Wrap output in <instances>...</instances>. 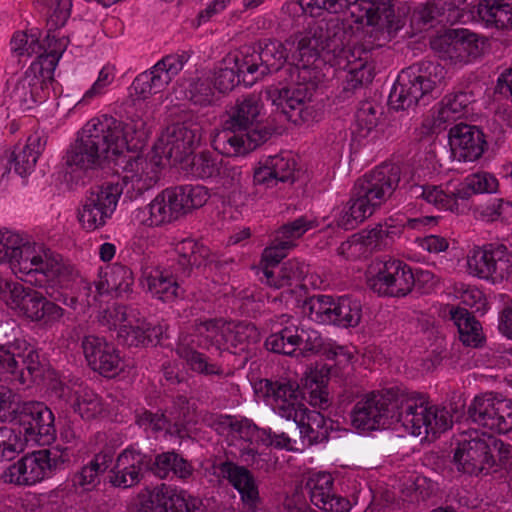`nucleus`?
I'll return each mask as SVG.
<instances>
[{
	"label": "nucleus",
	"mask_w": 512,
	"mask_h": 512,
	"mask_svg": "<svg viewBox=\"0 0 512 512\" xmlns=\"http://www.w3.org/2000/svg\"><path fill=\"white\" fill-rule=\"evenodd\" d=\"M160 166L155 158L137 155L127 161L122 183H105L92 187L78 212V220L87 231L103 227L114 213L118 199L125 193L131 200L155 186Z\"/></svg>",
	"instance_id": "obj_1"
},
{
	"label": "nucleus",
	"mask_w": 512,
	"mask_h": 512,
	"mask_svg": "<svg viewBox=\"0 0 512 512\" xmlns=\"http://www.w3.org/2000/svg\"><path fill=\"white\" fill-rule=\"evenodd\" d=\"M122 129V124L112 116L92 118L66 151V166L71 172H88L99 168L110 155L121 154L126 143Z\"/></svg>",
	"instance_id": "obj_2"
},
{
	"label": "nucleus",
	"mask_w": 512,
	"mask_h": 512,
	"mask_svg": "<svg viewBox=\"0 0 512 512\" xmlns=\"http://www.w3.org/2000/svg\"><path fill=\"white\" fill-rule=\"evenodd\" d=\"M400 173L398 165L384 163L359 178L354 184L350 200L337 218V225L351 230L373 215L398 187Z\"/></svg>",
	"instance_id": "obj_3"
},
{
	"label": "nucleus",
	"mask_w": 512,
	"mask_h": 512,
	"mask_svg": "<svg viewBox=\"0 0 512 512\" xmlns=\"http://www.w3.org/2000/svg\"><path fill=\"white\" fill-rule=\"evenodd\" d=\"M260 97L250 94L238 99L228 112L223 129L214 140L215 147L227 156L245 155L265 143L269 130L258 124Z\"/></svg>",
	"instance_id": "obj_4"
},
{
	"label": "nucleus",
	"mask_w": 512,
	"mask_h": 512,
	"mask_svg": "<svg viewBox=\"0 0 512 512\" xmlns=\"http://www.w3.org/2000/svg\"><path fill=\"white\" fill-rule=\"evenodd\" d=\"M299 5L305 9L310 8L326 10L338 14L350 10L354 21L372 27L371 36L378 41V45L390 41L403 27L402 19L395 14L391 0H298Z\"/></svg>",
	"instance_id": "obj_5"
},
{
	"label": "nucleus",
	"mask_w": 512,
	"mask_h": 512,
	"mask_svg": "<svg viewBox=\"0 0 512 512\" xmlns=\"http://www.w3.org/2000/svg\"><path fill=\"white\" fill-rule=\"evenodd\" d=\"M61 57L57 50L41 52L23 75L7 81L5 101L12 107L26 111L49 97L54 71Z\"/></svg>",
	"instance_id": "obj_6"
},
{
	"label": "nucleus",
	"mask_w": 512,
	"mask_h": 512,
	"mask_svg": "<svg viewBox=\"0 0 512 512\" xmlns=\"http://www.w3.org/2000/svg\"><path fill=\"white\" fill-rule=\"evenodd\" d=\"M395 420L410 434L436 437L452 426V417L445 408L430 405L427 397L417 392L395 393Z\"/></svg>",
	"instance_id": "obj_7"
},
{
	"label": "nucleus",
	"mask_w": 512,
	"mask_h": 512,
	"mask_svg": "<svg viewBox=\"0 0 512 512\" xmlns=\"http://www.w3.org/2000/svg\"><path fill=\"white\" fill-rule=\"evenodd\" d=\"M444 77V67L431 61L402 70L389 94L390 107L394 110H405L428 95L437 97Z\"/></svg>",
	"instance_id": "obj_8"
},
{
	"label": "nucleus",
	"mask_w": 512,
	"mask_h": 512,
	"mask_svg": "<svg viewBox=\"0 0 512 512\" xmlns=\"http://www.w3.org/2000/svg\"><path fill=\"white\" fill-rule=\"evenodd\" d=\"M44 366L37 349L24 338L0 345V381L11 386H30L41 379Z\"/></svg>",
	"instance_id": "obj_9"
},
{
	"label": "nucleus",
	"mask_w": 512,
	"mask_h": 512,
	"mask_svg": "<svg viewBox=\"0 0 512 512\" xmlns=\"http://www.w3.org/2000/svg\"><path fill=\"white\" fill-rule=\"evenodd\" d=\"M321 23L324 27L321 33L322 51L347 61L348 77L345 89H356L371 83L373 74L371 67L367 65V52L361 48L349 47L352 33L339 22Z\"/></svg>",
	"instance_id": "obj_10"
},
{
	"label": "nucleus",
	"mask_w": 512,
	"mask_h": 512,
	"mask_svg": "<svg viewBox=\"0 0 512 512\" xmlns=\"http://www.w3.org/2000/svg\"><path fill=\"white\" fill-rule=\"evenodd\" d=\"M71 456L69 448L60 446L34 451L9 466L4 479L16 485H34L65 469Z\"/></svg>",
	"instance_id": "obj_11"
},
{
	"label": "nucleus",
	"mask_w": 512,
	"mask_h": 512,
	"mask_svg": "<svg viewBox=\"0 0 512 512\" xmlns=\"http://www.w3.org/2000/svg\"><path fill=\"white\" fill-rule=\"evenodd\" d=\"M502 460L510 453V445L491 435L459 443L453 463L458 472L468 475L487 474L495 464V455Z\"/></svg>",
	"instance_id": "obj_12"
},
{
	"label": "nucleus",
	"mask_w": 512,
	"mask_h": 512,
	"mask_svg": "<svg viewBox=\"0 0 512 512\" xmlns=\"http://www.w3.org/2000/svg\"><path fill=\"white\" fill-rule=\"evenodd\" d=\"M281 329L270 334L265 346L267 350L286 356L295 355L296 351L304 353H319L323 347L321 334L301 324L299 319L283 314L279 317Z\"/></svg>",
	"instance_id": "obj_13"
},
{
	"label": "nucleus",
	"mask_w": 512,
	"mask_h": 512,
	"mask_svg": "<svg viewBox=\"0 0 512 512\" xmlns=\"http://www.w3.org/2000/svg\"><path fill=\"white\" fill-rule=\"evenodd\" d=\"M303 310L314 322L343 328L356 327L362 317L360 300L348 295H314L304 301Z\"/></svg>",
	"instance_id": "obj_14"
},
{
	"label": "nucleus",
	"mask_w": 512,
	"mask_h": 512,
	"mask_svg": "<svg viewBox=\"0 0 512 512\" xmlns=\"http://www.w3.org/2000/svg\"><path fill=\"white\" fill-rule=\"evenodd\" d=\"M265 95L295 125L311 124L321 118V110L312 101L313 90L306 84L270 86Z\"/></svg>",
	"instance_id": "obj_15"
},
{
	"label": "nucleus",
	"mask_w": 512,
	"mask_h": 512,
	"mask_svg": "<svg viewBox=\"0 0 512 512\" xmlns=\"http://www.w3.org/2000/svg\"><path fill=\"white\" fill-rule=\"evenodd\" d=\"M198 331L211 341L219 350L234 355L248 354L260 341L257 327L247 322H228L207 320L200 324Z\"/></svg>",
	"instance_id": "obj_16"
},
{
	"label": "nucleus",
	"mask_w": 512,
	"mask_h": 512,
	"mask_svg": "<svg viewBox=\"0 0 512 512\" xmlns=\"http://www.w3.org/2000/svg\"><path fill=\"white\" fill-rule=\"evenodd\" d=\"M467 271L492 284L512 282V253L498 243L476 247L467 256Z\"/></svg>",
	"instance_id": "obj_17"
},
{
	"label": "nucleus",
	"mask_w": 512,
	"mask_h": 512,
	"mask_svg": "<svg viewBox=\"0 0 512 512\" xmlns=\"http://www.w3.org/2000/svg\"><path fill=\"white\" fill-rule=\"evenodd\" d=\"M415 279L412 269L396 259L374 262L368 271L367 285L383 296L402 297L411 292Z\"/></svg>",
	"instance_id": "obj_18"
},
{
	"label": "nucleus",
	"mask_w": 512,
	"mask_h": 512,
	"mask_svg": "<svg viewBox=\"0 0 512 512\" xmlns=\"http://www.w3.org/2000/svg\"><path fill=\"white\" fill-rule=\"evenodd\" d=\"M471 421L499 434L512 430V400L492 392L477 395L468 407Z\"/></svg>",
	"instance_id": "obj_19"
},
{
	"label": "nucleus",
	"mask_w": 512,
	"mask_h": 512,
	"mask_svg": "<svg viewBox=\"0 0 512 512\" xmlns=\"http://www.w3.org/2000/svg\"><path fill=\"white\" fill-rule=\"evenodd\" d=\"M485 41L467 29H451L431 41L439 57L453 65L463 66L479 58Z\"/></svg>",
	"instance_id": "obj_20"
},
{
	"label": "nucleus",
	"mask_w": 512,
	"mask_h": 512,
	"mask_svg": "<svg viewBox=\"0 0 512 512\" xmlns=\"http://www.w3.org/2000/svg\"><path fill=\"white\" fill-rule=\"evenodd\" d=\"M288 59L284 43L276 39H264L258 49L244 47L234 55L239 71L265 76L279 71Z\"/></svg>",
	"instance_id": "obj_21"
},
{
	"label": "nucleus",
	"mask_w": 512,
	"mask_h": 512,
	"mask_svg": "<svg viewBox=\"0 0 512 512\" xmlns=\"http://www.w3.org/2000/svg\"><path fill=\"white\" fill-rule=\"evenodd\" d=\"M26 441L49 444L56 438L55 417L43 402L25 401L12 410Z\"/></svg>",
	"instance_id": "obj_22"
},
{
	"label": "nucleus",
	"mask_w": 512,
	"mask_h": 512,
	"mask_svg": "<svg viewBox=\"0 0 512 512\" xmlns=\"http://www.w3.org/2000/svg\"><path fill=\"white\" fill-rule=\"evenodd\" d=\"M200 126L191 119L169 125L154 145L156 154L181 163L200 141Z\"/></svg>",
	"instance_id": "obj_23"
},
{
	"label": "nucleus",
	"mask_w": 512,
	"mask_h": 512,
	"mask_svg": "<svg viewBox=\"0 0 512 512\" xmlns=\"http://www.w3.org/2000/svg\"><path fill=\"white\" fill-rule=\"evenodd\" d=\"M190 55L181 53L169 54L159 60L150 70L139 74L132 83V88L141 99L163 91L177 76L189 60Z\"/></svg>",
	"instance_id": "obj_24"
},
{
	"label": "nucleus",
	"mask_w": 512,
	"mask_h": 512,
	"mask_svg": "<svg viewBox=\"0 0 512 512\" xmlns=\"http://www.w3.org/2000/svg\"><path fill=\"white\" fill-rule=\"evenodd\" d=\"M395 394L372 392L354 406L351 417L352 424L357 429L372 431L384 428L395 419Z\"/></svg>",
	"instance_id": "obj_25"
},
{
	"label": "nucleus",
	"mask_w": 512,
	"mask_h": 512,
	"mask_svg": "<svg viewBox=\"0 0 512 512\" xmlns=\"http://www.w3.org/2000/svg\"><path fill=\"white\" fill-rule=\"evenodd\" d=\"M215 474L236 489L246 512H258L262 500L254 475L246 467L226 460L213 465Z\"/></svg>",
	"instance_id": "obj_26"
},
{
	"label": "nucleus",
	"mask_w": 512,
	"mask_h": 512,
	"mask_svg": "<svg viewBox=\"0 0 512 512\" xmlns=\"http://www.w3.org/2000/svg\"><path fill=\"white\" fill-rule=\"evenodd\" d=\"M152 458L132 448L123 450L110 470L109 483L128 489L138 485L150 470Z\"/></svg>",
	"instance_id": "obj_27"
},
{
	"label": "nucleus",
	"mask_w": 512,
	"mask_h": 512,
	"mask_svg": "<svg viewBox=\"0 0 512 512\" xmlns=\"http://www.w3.org/2000/svg\"><path fill=\"white\" fill-rule=\"evenodd\" d=\"M82 349L88 365L105 377H113L121 370L118 350L105 338L89 335L82 340Z\"/></svg>",
	"instance_id": "obj_28"
},
{
	"label": "nucleus",
	"mask_w": 512,
	"mask_h": 512,
	"mask_svg": "<svg viewBox=\"0 0 512 512\" xmlns=\"http://www.w3.org/2000/svg\"><path fill=\"white\" fill-rule=\"evenodd\" d=\"M258 390L271 400L275 413L286 420L297 417V411L303 406L297 388L289 381L262 379Z\"/></svg>",
	"instance_id": "obj_29"
},
{
	"label": "nucleus",
	"mask_w": 512,
	"mask_h": 512,
	"mask_svg": "<svg viewBox=\"0 0 512 512\" xmlns=\"http://www.w3.org/2000/svg\"><path fill=\"white\" fill-rule=\"evenodd\" d=\"M448 138L454 156L464 162L479 159L487 144L484 133L477 126L465 123L450 128Z\"/></svg>",
	"instance_id": "obj_30"
},
{
	"label": "nucleus",
	"mask_w": 512,
	"mask_h": 512,
	"mask_svg": "<svg viewBox=\"0 0 512 512\" xmlns=\"http://www.w3.org/2000/svg\"><path fill=\"white\" fill-rule=\"evenodd\" d=\"M34 249L23 238L12 231L0 229V264H10L19 272L30 274Z\"/></svg>",
	"instance_id": "obj_31"
},
{
	"label": "nucleus",
	"mask_w": 512,
	"mask_h": 512,
	"mask_svg": "<svg viewBox=\"0 0 512 512\" xmlns=\"http://www.w3.org/2000/svg\"><path fill=\"white\" fill-rule=\"evenodd\" d=\"M296 161L289 154H278L268 157L265 162L254 170L253 183L272 188L279 182L294 181Z\"/></svg>",
	"instance_id": "obj_32"
},
{
	"label": "nucleus",
	"mask_w": 512,
	"mask_h": 512,
	"mask_svg": "<svg viewBox=\"0 0 512 512\" xmlns=\"http://www.w3.org/2000/svg\"><path fill=\"white\" fill-rule=\"evenodd\" d=\"M135 322L125 323L117 332V340L128 347L155 345L164 334L166 327L161 324L152 325L136 312Z\"/></svg>",
	"instance_id": "obj_33"
},
{
	"label": "nucleus",
	"mask_w": 512,
	"mask_h": 512,
	"mask_svg": "<svg viewBox=\"0 0 512 512\" xmlns=\"http://www.w3.org/2000/svg\"><path fill=\"white\" fill-rule=\"evenodd\" d=\"M31 264V273H42L49 281L60 287H68L77 276V270L70 262L50 251H44L43 255L34 254Z\"/></svg>",
	"instance_id": "obj_34"
},
{
	"label": "nucleus",
	"mask_w": 512,
	"mask_h": 512,
	"mask_svg": "<svg viewBox=\"0 0 512 512\" xmlns=\"http://www.w3.org/2000/svg\"><path fill=\"white\" fill-rule=\"evenodd\" d=\"M308 272L309 266L305 262L291 259L275 268L262 267L260 280L274 289L287 288L292 291V287L300 286Z\"/></svg>",
	"instance_id": "obj_35"
},
{
	"label": "nucleus",
	"mask_w": 512,
	"mask_h": 512,
	"mask_svg": "<svg viewBox=\"0 0 512 512\" xmlns=\"http://www.w3.org/2000/svg\"><path fill=\"white\" fill-rule=\"evenodd\" d=\"M300 430L301 437L306 439L309 445L325 442L329 438L332 429V420L325 418L323 414L314 410H308L303 406L297 411V417H292Z\"/></svg>",
	"instance_id": "obj_36"
},
{
	"label": "nucleus",
	"mask_w": 512,
	"mask_h": 512,
	"mask_svg": "<svg viewBox=\"0 0 512 512\" xmlns=\"http://www.w3.org/2000/svg\"><path fill=\"white\" fill-rule=\"evenodd\" d=\"M179 278L166 271L154 269L145 274L144 285L153 298L162 302H172L184 296L185 290L181 288Z\"/></svg>",
	"instance_id": "obj_37"
},
{
	"label": "nucleus",
	"mask_w": 512,
	"mask_h": 512,
	"mask_svg": "<svg viewBox=\"0 0 512 512\" xmlns=\"http://www.w3.org/2000/svg\"><path fill=\"white\" fill-rule=\"evenodd\" d=\"M178 256L175 272L177 277L187 278L194 267L201 266L209 255V249L194 239L186 238L175 244Z\"/></svg>",
	"instance_id": "obj_38"
},
{
	"label": "nucleus",
	"mask_w": 512,
	"mask_h": 512,
	"mask_svg": "<svg viewBox=\"0 0 512 512\" xmlns=\"http://www.w3.org/2000/svg\"><path fill=\"white\" fill-rule=\"evenodd\" d=\"M228 419L230 428V437L232 441H238L240 455L245 461L248 460L245 456L254 457L257 454V446L259 442L262 443V436L265 434V429H259L255 424L251 423L248 419L232 420Z\"/></svg>",
	"instance_id": "obj_39"
},
{
	"label": "nucleus",
	"mask_w": 512,
	"mask_h": 512,
	"mask_svg": "<svg viewBox=\"0 0 512 512\" xmlns=\"http://www.w3.org/2000/svg\"><path fill=\"white\" fill-rule=\"evenodd\" d=\"M46 138L39 133L31 134L22 147H17L13 155L14 170L20 176L30 174L37 163L41 153L44 151Z\"/></svg>",
	"instance_id": "obj_40"
},
{
	"label": "nucleus",
	"mask_w": 512,
	"mask_h": 512,
	"mask_svg": "<svg viewBox=\"0 0 512 512\" xmlns=\"http://www.w3.org/2000/svg\"><path fill=\"white\" fill-rule=\"evenodd\" d=\"M149 217L143 223L150 227L161 226L177 219L182 213L169 188L157 195L147 206Z\"/></svg>",
	"instance_id": "obj_41"
},
{
	"label": "nucleus",
	"mask_w": 512,
	"mask_h": 512,
	"mask_svg": "<svg viewBox=\"0 0 512 512\" xmlns=\"http://www.w3.org/2000/svg\"><path fill=\"white\" fill-rule=\"evenodd\" d=\"M157 503L164 512H198L201 501L192 497L185 490H177L162 485L156 493Z\"/></svg>",
	"instance_id": "obj_42"
},
{
	"label": "nucleus",
	"mask_w": 512,
	"mask_h": 512,
	"mask_svg": "<svg viewBox=\"0 0 512 512\" xmlns=\"http://www.w3.org/2000/svg\"><path fill=\"white\" fill-rule=\"evenodd\" d=\"M498 185V180L493 174L479 171L466 176L455 186L456 198H459V201H467L476 194L495 193Z\"/></svg>",
	"instance_id": "obj_43"
},
{
	"label": "nucleus",
	"mask_w": 512,
	"mask_h": 512,
	"mask_svg": "<svg viewBox=\"0 0 512 512\" xmlns=\"http://www.w3.org/2000/svg\"><path fill=\"white\" fill-rule=\"evenodd\" d=\"M477 13L498 29L512 28V0H484L478 4Z\"/></svg>",
	"instance_id": "obj_44"
},
{
	"label": "nucleus",
	"mask_w": 512,
	"mask_h": 512,
	"mask_svg": "<svg viewBox=\"0 0 512 512\" xmlns=\"http://www.w3.org/2000/svg\"><path fill=\"white\" fill-rule=\"evenodd\" d=\"M451 320L458 329L460 341L470 347H478L483 336L481 334V325L465 308H455L450 311Z\"/></svg>",
	"instance_id": "obj_45"
},
{
	"label": "nucleus",
	"mask_w": 512,
	"mask_h": 512,
	"mask_svg": "<svg viewBox=\"0 0 512 512\" xmlns=\"http://www.w3.org/2000/svg\"><path fill=\"white\" fill-rule=\"evenodd\" d=\"M398 233L396 226L387 222L376 224L371 229H365L355 234V239L362 246L364 255L370 254L375 250H380L388 245V240L392 239Z\"/></svg>",
	"instance_id": "obj_46"
},
{
	"label": "nucleus",
	"mask_w": 512,
	"mask_h": 512,
	"mask_svg": "<svg viewBox=\"0 0 512 512\" xmlns=\"http://www.w3.org/2000/svg\"><path fill=\"white\" fill-rule=\"evenodd\" d=\"M333 485L334 480L329 473H315L308 478L304 487L296 489L292 495L291 501L298 505L297 509L301 512L306 505V495L318 501L319 494L330 493L331 490H333Z\"/></svg>",
	"instance_id": "obj_47"
},
{
	"label": "nucleus",
	"mask_w": 512,
	"mask_h": 512,
	"mask_svg": "<svg viewBox=\"0 0 512 512\" xmlns=\"http://www.w3.org/2000/svg\"><path fill=\"white\" fill-rule=\"evenodd\" d=\"M169 190L182 214L202 207L210 197L208 189L202 185H182Z\"/></svg>",
	"instance_id": "obj_48"
},
{
	"label": "nucleus",
	"mask_w": 512,
	"mask_h": 512,
	"mask_svg": "<svg viewBox=\"0 0 512 512\" xmlns=\"http://www.w3.org/2000/svg\"><path fill=\"white\" fill-rule=\"evenodd\" d=\"M71 407L84 420L94 419L104 409L101 398L93 390L82 386L75 390Z\"/></svg>",
	"instance_id": "obj_49"
},
{
	"label": "nucleus",
	"mask_w": 512,
	"mask_h": 512,
	"mask_svg": "<svg viewBox=\"0 0 512 512\" xmlns=\"http://www.w3.org/2000/svg\"><path fill=\"white\" fill-rule=\"evenodd\" d=\"M176 351L177 354L187 362L189 367L197 373L206 376H221L224 374V369L221 365L210 361L205 354L200 353L187 345L180 343L177 346Z\"/></svg>",
	"instance_id": "obj_50"
},
{
	"label": "nucleus",
	"mask_w": 512,
	"mask_h": 512,
	"mask_svg": "<svg viewBox=\"0 0 512 512\" xmlns=\"http://www.w3.org/2000/svg\"><path fill=\"white\" fill-rule=\"evenodd\" d=\"M315 226V220L309 219L307 216H300L280 226L274 236L276 241H281L282 244L293 249L297 245L296 241Z\"/></svg>",
	"instance_id": "obj_51"
},
{
	"label": "nucleus",
	"mask_w": 512,
	"mask_h": 512,
	"mask_svg": "<svg viewBox=\"0 0 512 512\" xmlns=\"http://www.w3.org/2000/svg\"><path fill=\"white\" fill-rule=\"evenodd\" d=\"M324 31L322 23H316L305 34L296 35L286 40V44L297 42V50L301 58H313L322 51L321 33Z\"/></svg>",
	"instance_id": "obj_52"
},
{
	"label": "nucleus",
	"mask_w": 512,
	"mask_h": 512,
	"mask_svg": "<svg viewBox=\"0 0 512 512\" xmlns=\"http://www.w3.org/2000/svg\"><path fill=\"white\" fill-rule=\"evenodd\" d=\"M472 102H474V96L471 92L458 91L447 95L443 99V106L438 112L437 120L445 123L459 118Z\"/></svg>",
	"instance_id": "obj_53"
},
{
	"label": "nucleus",
	"mask_w": 512,
	"mask_h": 512,
	"mask_svg": "<svg viewBox=\"0 0 512 512\" xmlns=\"http://www.w3.org/2000/svg\"><path fill=\"white\" fill-rule=\"evenodd\" d=\"M424 201L440 210H447L456 214L464 211V206L460 204L459 198H456L455 187L452 190L444 191L440 187L427 185Z\"/></svg>",
	"instance_id": "obj_54"
},
{
	"label": "nucleus",
	"mask_w": 512,
	"mask_h": 512,
	"mask_svg": "<svg viewBox=\"0 0 512 512\" xmlns=\"http://www.w3.org/2000/svg\"><path fill=\"white\" fill-rule=\"evenodd\" d=\"M222 161L209 151L201 152L193 156L190 163V172L200 179H208L220 175Z\"/></svg>",
	"instance_id": "obj_55"
},
{
	"label": "nucleus",
	"mask_w": 512,
	"mask_h": 512,
	"mask_svg": "<svg viewBox=\"0 0 512 512\" xmlns=\"http://www.w3.org/2000/svg\"><path fill=\"white\" fill-rule=\"evenodd\" d=\"M186 98L195 106H212L217 101L215 89L209 79L192 81L186 91Z\"/></svg>",
	"instance_id": "obj_56"
},
{
	"label": "nucleus",
	"mask_w": 512,
	"mask_h": 512,
	"mask_svg": "<svg viewBox=\"0 0 512 512\" xmlns=\"http://www.w3.org/2000/svg\"><path fill=\"white\" fill-rule=\"evenodd\" d=\"M106 272L109 277V284L117 296H125L132 292L134 277L127 266L117 263Z\"/></svg>",
	"instance_id": "obj_57"
},
{
	"label": "nucleus",
	"mask_w": 512,
	"mask_h": 512,
	"mask_svg": "<svg viewBox=\"0 0 512 512\" xmlns=\"http://www.w3.org/2000/svg\"><path fill=\"white\" fill-rule=\"evenodd\" d=\"M138 309L125 305H115L105 310L102 316V322L105 323L110 330L114 329L118 332L119 328L125 323L135 322V316Z\"/></svg>",
	"instance_id": "obj_58"
},
{
	"label": "nucleus",
	"mask_w": 512,
	"mask_h": 512,
	"mask_svg": "<svg viewBox=\"0 0 512 512\" xmlns=\"http://www.w3.org/2000/svg\"><path fill=\"white\" fill-rule=\"evenodd\" d=\"M225 62H234V64H236L234 56L226 59ZM243 73L244 72L238 70L237 65H235V67L225 66L218 68L214 75V89L218 90L220 93L232 90L240 82L239 76Z\"/></svg>",
	"instance_id": "obj_59"
},
{
	"label": "nucleus",
	"mask_w": 512,
	"mask_h": 512,
	"mask_svg": "<svg viewBox=\"0 0 512 512\" xmlns=\"http://www.w3.org/2000/svg\"><path fill=\"white\" fill-rule=\"evenodd\" d=\"M23 450V443L8 427L0 428V461H11Z\"/></svg>",
	"instance_id": "obj_60"
},
{
	"label": "nucleus",
	"mask_w": 512,
	"mask_h": 512,
	"mask_svg": "<svg viewBox=\"0 0 512 512\" xmlns=\"http://www.w3.org/2000/svg\"><path fill=\"white\" fill-rule=\"evenodd\" d=\"M122 124V131L125 136V148H128V145L133 140H136L133 146L136 147L138 143H143L149 134V127L145 120H143L140 116L136 115L129 119L128 122H123L118 120Z\"/></svg>",
	"instance_id": "obj_61"
},
{
	"label": "nucleus",
	"mask_w": 512,
	"mask_h": 512,
	"mask_svg": "<svg viewBox=\"0 0 512 512\" xmlns=\"http://www.w3.org/2000/svg\"><path fill=\"white\" fill-rule=\"evenodd\" d=\"M115 79V73L113 67L104 66L98 75L97 80L83 95L79 103H89L94 98L104 95Z\"/></svg>",
	"instance_id": "obj_62"
},
{
	"label": "nucleus",
	"mask_w": 512,
	"mask_h": 512,
	"mask_svg": "<svg viewBox=\"0 0 512 512\" xmlns=\"http://www.w3.org/2000/svg\"><path fill=\"white\" fill-rule=\"evenodd\" d=\"M381 108L372 102H363L356 112V123L361 131L368 134L378 124Z\"/></svg>",
	"instance_id": "obj_63"
},
{
	"label": "nucleus",
	"mask_w": 512,
	"mask_h": 512,
	"mask_svg": "<svg viewBox=\"0 0 512 512\" xmlns=\"http://www.w3.org/2000/svg\"><path fill=\"white\" fill-rule=\"evenodd\" d=\"M310 502L325 512H349L351 505L348 499L337 496L331 490L330 493H322L318 496V501L314 498H309Z\"/></svg>",
	"instance_id": "obj_64"
}]
</instances>
